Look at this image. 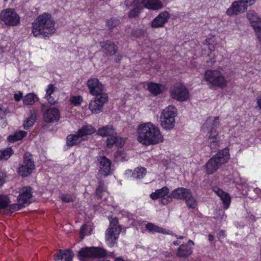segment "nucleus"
<instances>
[{"label": "nucleus", "mask_w": 261, "mask_h": 261, "mask_svg": "<svg viewBox=\"0 0 261 261\" xmlns=\"http://www.w3.org/2000/svg\"><path fill=\"white\" fill-rule=\"evenodd\" d=\"M137 139L140 143L145 146L160 144L164 140L160 129L150 122L139 125L137 132Z\"/></svg>", "instance_id": "1"}, {"label": "nucleus", "mask_w": 261, "mask_h": 261, "mask_svg": "<svg viewBox=\"0 0 261 261\" xmlns=\"http://www.w3.org/2000/svg\"><path fill=\"white\" fill-rule=\"evenodd\" d=\"M55 22L51 14L44 12L39 15L32 24V34L35 37L52 36L56 32Z\"/></svg>", "instance_id": "2"}, {"label": "nucleus", "mask_w": 261, "mask_h": 261, "mask_svg": "<svg viewBox=\"0 0 261 261\" xmlns=\"http://www.w3.org/2000/svg\"><path fill=\"white\" fill-rule=\"evenodd\" d=\"M220 125L218 117L211 116L206 119L201 127L202 133L205 134V143L212 149L216 148L220 143V138L217 130Z\"/></svg>", "instance_id": "3"}, {"label": "nucleus", "mask_w": 261, "mask_h": 261, "mask_svg": "<svg viewBox=\"0 0 261 261\" xmlns=\"http://www.w3.org/2000/svg\"><path fill=\"white\" fill-rule=\"evenodd\" d=\"M176 115L177 110L173 106H169L162 111L159 122L163 129L169 131L174 128Z\"/></svg>", "instance_id": "4"}, {"label": "nucleus", "mask_w": 261, "mask_h": 261, "mask_svg": "<svg viewBox=\"0 0 261 261\" xmlns=\"http://www.w3.org/2000/svg\"><path fill=\"white\" fill-rule=\"evenodd\" d=\"M229 158V149H223L207 162L205 165L206 173L208 174H213L221 164L227 162Z\"/></svg>", "instance_id": "5"}, {"label": "nucleus", "mask_w": 261, "mask_h": 261, "mask_svg": "<svg viewBox=\"0 0 261 261\" xmlns=\"http://www.w3.org/2000/svg\"><path fill=\"white\" fill-rule=\"evenodd\" d=\"M204 79L212 86L224 88L227 82L223 74L219 69L207 70L204 74Z\"/></svg>", "instance_id": "6"}, {"label": "nucleus", "mask_w": 261, "mask_h": 261, "mask_svg": "<svg viewBox=\"0 0 261 261\" xmlns=\"http://www.w3.org/2000/svg\"><path fill=\"white\" fill-rule=\"evenodd\" d=\"M110 222L109 227L105 232L106 243L108 246L112 247L117 243V241L121 231V227L119 225L117 218L110 220Z\"/></svg>", "instance_id": "7"}, {"label": "nucleus", "mask_w": 261, "mask_h": 261, "mask_svg": "<svg viewBox=\"0 0 261 261\" xmlns=\"http://www.w3.org/2000/svg\"><path fill=\"white\" fill-rule=\"evenodd\" d=\"M107 251L101 247H86L81 249L78 253L81 261H88L89 258H101L106 255Z\"/></svg>", "instance_id": "8"}, {"label": "nucleus", "mask_w": 261, "mask_h": 261, "mask_svg": "<svg viewBox=\"0 0 261 261\" xmlns=\"http://www.w3.org/2000/svg\"><path fill=\"white\" fill-rule=\"evenodd\" d=\"M0 20L5 25L9 27L17 26L20 21L19 15L12 8H7L2 10L0 13Z\"/></svg>", "instance_id": "9"}, {"label": "nucleus", "mask_w": 261, "mask_h": 261, "mask_svg": "<svg viewBox=\"0 0 261 261\" xmlns=\"http://www.w3.org/2000/svg\"><path fill=\"white\" fill-rule=\"evenodd\" d=\"M170 96L179 101H187L189 98V92L184 84L177 83L172 86L169 91Z\"/></svg>", "instance_id": "10"}, {"label": "nucleus", "mask_w": 261, "mask_h": 261, "mask_svg": "<svg viewBox=\"0 0 261 261\" xmlns=\"http://www.w3.org/2000/svg\"><path fill=\"white\" fill-rule=\"evenodd\" d=\"M32 197V188L30 187H23L18 197L17 203L12 204L11 209L13 211L21 209L31 202Z\"/></svg>", "instance_id": "11"}, {"label": "nucleus", "mask_w": 261, "mask_h": 261, "mask_svg": "<svg viewBox=\"0 0 261 261\" xmlns=\"http://www.w3.org/2000/svg\"><path fill=\"white\" fill-rule=\"evenodd\" d=\"M108 100V96L103 93L92 99L89 104V109L93 114H98L102 111L103 105Z\"/></svg>", "instance_id": "12"}, {"label": "nucleus", "mask_w": 261, "mask_h": 261, "mask_svg": "<svg viewBox=\"0 0 261 261\" xmlns=\"http://www.w3.org/2000/svg\"><path fill=\"white\" fill-rule=\"evenodd\" d=\"M35 168V165L30 154L25 153L23 157V162L18 168V174L23 177L30 175Z\"/></svg>", "instance_id": "13"}, {"label": "nucleus", "mask_w": 261, "mask_h": 261, "mask_svg": "<svg viewBox=\"0 0 261 261\" xmlns=\"http://www.w3.org/2000/svg\"><path fill=\"white\" fill-rule=\"evenodd\" d=\"M41 110L43 112V119L46 122H55L59 120L60 113L57 108L51 107L45 109V105H42Z\"/></svg>", "instance_id": "14"}, {"label": "nucleus", "mask_w": 261, "mask_h": 261, "mask_svg": "<svg viewBox=\"0 0 261 261\" xmlns=\"http://www.w3.org/2000/svg\"><path fill=\"white\" fill-rule=\"evenodd\" d=\"M87 86L89 93L93 96H98L103 93V85L97 78H90L87 81Z\"/></svg>", "instance_id": "15"}, {"label": "nucleus", "mask_w": 261, "mask_h": 261, "mask_svg": "<svg viewBox=\"0 0 261 261\" xmlns=\"http://www.w3.org/2000/svg\"><path fill=\"white\" fill-rule=\"evenodd\" d=\"M169 189L164 187L160 189L156 190L150 195V197L152 200L161 198V202L164 205L167 204L172 201V197L168 195Z\"/></svg>", "instance_id": "16"}, {"label": "nucleus", "mask_w": 261, "mask_h": 261, "mask_svg": "<svg viewBox=\"0 0 261 261\" xmlns=\"http://www.w3.org/2000/svg\"><path fill=\"white\" fill-rule=\"evenodd\" d=\"M125 3L127 7H132L128 13L129 17L134 18L138 16L143 9L141 0H125Z\"/></svg>", "instance_id": "17"}, {"label": "nucleus", "mask_w": 261, "mask_h": 261, "mask_svg": "<svg viewBox=\"0 0 261 261\" xmlns=\"http://www.w3.org/2000/svg\"><path fill=\"white\" fill-rule=\"evenodd\" d=\"M170 17V15L168 12L162 11L150 22V26L153 28H162L168 22Z\"/></svg>", "instance_id": "18"}, {"label": "nucleus", "mask_w": 261, "mask_h": 261, "mask_svg": "<svg viewBox=\"0 0 261 261\" xmlns=\"http://www.w3.org/2000/svg\"><path fill=\"white\" fill-rule=\"evenodd\" d=\"M99 173L102 175L108 176L111 170V162L106 157L101 156L98 159Z\"/></svg>", "instance_id": "19"}, {"label": "nucleus", "mask_w": 261, "mask_h": 261, "mask_svg": "<svg viewBox=\"0 0 261 261\" xmlns=\"http://www.w3.org/2000/svg\"><path fill=\"white\" fill-rule=\"evenodd\" d=\"M246 11L240 0L233 2L231 6L227 10V15L231 16L239 13H243Z\"/></svg>", "instance_id": "20"}, {"label": "nucleus", "mask_w": 261, "mask_h": 261, "mask_svg": "<svg viewBox=\"0 0 261 261\" xmlns=\"http://www.w3.org/2000/svg\"><path fill=\"white\" fill-rule=\"evenodd\" d=\"M124 143L125 140L118 137L115 132L114 135H110L107 140V146L109 148L112 147L114 145L118 147H121Z\"/></svg>", "instance_id": "21"}, {"label": "nucleus", "mask_w": 261, "mask_h": 261, "mask_svg": "<svg viewBox=\"0 0 261 261\" xmlns=\"http://www.w3.org/2000/svg\"><path fill=\"white\" fill-rule=\"evenodd\" d=\"M194 245V242L191 240H189L187 244L180 245L177 250V256L181 257H186L191 255L192 253L191 246H193Z\"/></svg>", "instance_id": "22"}, {"label": "nucleus", "mask_w": 261, "mask_h": 261, "mask_svg": "<svg viewBox=\"0 0 261 261\" xmlns=\"http://www.w3.org/2000/svg\"><path fill=\"white\" fill-rule=\"evenodd\" d=\"M213 191L220 198L225 209L228 208L231 201V197L229 195L217 187H214Z\"/></svg>", "instance_id": "23"}, {"label": "nucleus", "mask_w": 261, "mask_h": 261, "mask_svg": "<svg viewBox=\"0 0 261 261\" xmlns=\"http://www.w3.org/2000/svg\"><path fill=\"white\" fill-rule=\"evenodd\" d=\"M144 7L151 10H158L164 7L161 0H141Z\"/></svg>", "instance_id": "24"}, {"label": "nucleus", "mask_w": 261, "mask_h": 261, "mask_svg": "<svg viewBox=\"0 0 261 261\" xmlns=\"http://www.w3.org/2000/svg\"><path fill=\"white\" fill-rule=\"evenodd\" d=\"M247 18L250 21L253 29L261 25V18L254 10H249L247 13Z\"/></svg>", "instance_id": "25"}, {"label": "nucleus", "mask_w": 261, "mask_h": 261, "mask_svg": "<svg viewBox=\"0 0 261 261\" xmlns=\"http://www.w3.org/2000/svg\"><path fill=\"white\" fill-rule=\"evenodd\" d=\"M190 190L184 188H177L172 192L171 197L177 199H185L190 195Z\"/></svg>", "instance_id": "26"}, {"label": "nucleus", "mask_w": 261, "mask_h": 261, "mask_svg": "<svg viewBox=\"0 0 261 261\" xmlns=\"http://www.w3.org/2000/svg\"><path fill=\"white\" fill-rule=\"evenodd\" d=\"M147 89L151 93L157 95L165 90L166 88L164 85L150 82L147 84Z\"/></svg>", "instance_id": "27"}, {"label": "nucleus", "mask_w": 261, "mask_h": 261, "mask_svg": "<svg viewBox=\"0 0 261 261\" xmlns=\"http://www.w3.org/2000/svg\"><path fill=\"white\" fill-rule=\"evenodd\" d=\"M73 254L72 252L68 250H60L54 255L55 260L62 261H72Z\"/></svg>", "instance_id": "28"}, {"label": "nucleus", "mask_w": 261, "mask_h": 261, "mask_svg": "<svg viewBox=\"0 0 261 261\" xmlns=\"http://www.w3.org/2000/svg\"><path fill=\"white\" fill-rule=\"evenodd\" d=\"M95 131L96 129L93 126L91 125H87L83 126L77 131V133L84 140L86 139L87 136L93 134Z\"/></svg>", "instance_id": "29"}, {"label": "nucleus", "mask_w": 261, "mask_h": 261, "mask_svg": "<svg viewBox=\"0 0 261 261\" xmlns=\"http://www.w3.org/2000/svg\"><path fill=\"white\" fill-rule=\"evenodd\" d=\"M56 87L53 84H49L46 88V94L45 98L47 101L51 105H55L56 101L55 99L52 97L51 95L55 92Z\"/></svg>", "instance_id": "30"}, {"label": "nucleus", "mask_w": 261, "mask_h": 261, "mask_svg": "<svg viewBox=\"0 0 261 261\" xmlns=\"http://www.w3.org/2000/svg\"><path fill=\"white\" fill-rule=\"evenodd\" d=\"M100 45L108 54L113 55L116 51V46L110 41L101 42Z\"/></svg>", "instance_id": "31"}, {"label": "nucleus", "mask_w": 261, "mask_h": 261, "mask_svg": "<svg viewBox=\"0 0 261 261\" xmlns=\"http://www.w3.org/2000/svg\"><path fill=\"white\" fill-rule=\"evenodd\" d=\"M83 141L81 137L77 132L75 134L69 135L66 138L67 145L71 147L74 145H77Z\"/></svg>", "instance_id": "32"}, {"label": "nucleus", "mask_w": 261, "mask_h": 261, "mask_svg": "<svg viewBox=\"0 0 261 261\" xmlns=\"http://www.w3.org/2000/svg\"><path fill=\"white\" fill-rule=\"evenodd\" d=\"M115 130L111 125H107L98 129L97 134L102 137H109L110 135H114Z\"/></svg>", "instance_id": "33"}, {"label": "nucleus", "mask_w": 261, "mask_h": 261, "mask_svg": "<svg viewBox=\"0 0 261 261\" xmlns=\"http://www.w3.org/2000/svg\"><path fill=\"white\" fill-rule=\"evenodd\" d=\"M26 135L27 133L25 132L19 130L16 132L13 135L9 136L7 139L9 142L13 143L22 139Z\"/></svg>", "instance_id": "34"}, {"label": "nucleus", "mask_w": 261, "mask_h": 261, "mask_svg": "<svg viewBox=\"0 0 261 261\" xmlns=\"http://www.w3.org/2000/svg\"><path fill=\"white\" fill-rule=\"evenodd\" d=\"M204 44L208 45L211 51L214 50L217 45L216 37L214 35L210 34L205 40Z\"/></svg>", "instance_id": "35"}, {"label": "nucleus", "mask_w": 261, "mask_h": 261, "mask_svg": "<svg viewBox=\"0 0 261 261\" xmlns=\"http://www.w3.org/2000/svg\"><path fill=\"white\" fill-rule=\"evenodd\" d=\"M145 227L149 232H159L164 234L168 233L165 229L156 226L152 223H148L146 225Z\"/></svg>", "instance_id": "36"}, {"label": "nucleus", "mask_w": 261, "mask_h": 261, "mask_svg": "<svg viewBox=\"0 0 261 261\" xmlns=\"http://www.w3.org/2000/svg\"><path fill=\"white\" fill-rule=\"evenodd\" d=\"M37 99V97L34 93H29L23 98V102L25 105H32Z\"/></svg>", "instance_id": "37"}, {"label": "nucleus", "mask_w": 261, "mask_h": 261, "mask_svg": "<svg viewBox=\"0 0 261 261\" xmlns=\"http://www.w3.org/2000/svg\"><path fill=\"white\" fill-rule=\"evenodd\" d=\"M146 173V171L145 168L140 167L135 169L132 175L135 179H141L145 175Z\"/></svg>", "instance_id": "38"}, {"label": "nucleus", "mask_w": 261, "mask_h": 261, "mask_svg": "<svg viewBox=\"0 0 261 261\" xmlns=\"http://www.w3.org/2000/svg\"><path fill=\"white\" fill-rule=\"evenodd\" d=\"M13 153L14 151L11 147H8L3 150H0V161L8 160Z\"/></svg>", "instance_id": "39"}, {"label": "nucleus", "mask_w": 261, "mask_h": 261, "mask_svg": "<svg viewBox=\"0 0 261 261\" xmlns=\"http://www.w3.org/2000/svg\"><path fill=\"white\" fill-rule=\"evenodd\" d=\"M185 200L187 206L190 208H195L197 206V202L196 199L192 195L191 191H190L189 196H187Z\"/></svg>", "instance_id": "40"}, {"label": "nucleus", "mask_w": 261, "mask_h": 261, "mask_svg": "<svg viewBox=\"0 0 261 261\" xmlns=\"http://www.w3.org/2000/svg\"><path fill=\"white\" fill-rule=\"evenodd\" d=\"M83 101V97L81 95H73L69 99L70 104L73 106H79Z\"/></svg>", "instance_id": "41"}, {"label": "nucleus", "mask_w": 261, "mask_h": 261, "mask_svg": "<svg viewBox=\"0 0 261 261\" xmlns=\"http://www.w3.org/2000/svg\"><path fill=\"white\" fill-rule=\"evenodd\" d=\"M35 121V116L31 115L24 122L23 126L24 129H28L30 128L34 125Z\"/></svg>", "instance_id": "42"}, {"label": "nucleus", "mask_w": 261, "mask_h": 261, "mask_svg": "<svg viewBox=\"0 0 261 261\" xmlns=\"http://www.w3.org/2000/svg\"><path fill=\"white\" fill-rule=\"evenodd\" d=\"M10 202L9 197L5 195H0V209L7 206Z\"/></svg>", "instance_id": "43"}, {"label": "nucleus", "mask_w": 261, "mask_h": 261, "mask_svg": "<svg viewBox=\"0 0 261 261\" xmlns=\"http://www.w3.org/2000/svg\"><path fill=\"white\" fill-rule=\"evenodd\" d=\"M96 193L100 198H102L103 196L108 194V193L105 190V187L103 185H99L98 187L96 190Z\"/></svg>", "instance_id": "44"}, {"label": "nucleus", "mask_w": 261, "mask_h": 261, "mask_svg": "<svg viewBox=\"0 0 261 261\" xmlns=\"http://www.w3.org/2000/svg\"><path fill=\"white\" fill-rule=\"evenodd\" d=\"M119 24V21L117 19L111 18L108 19L107 21V26L110 28L112 29L116 27Z\"/></svg>", "instance_id": "45"}, {"label": "nucleus", "mask_w": 261, "mask_h": 261, "mask_svg": "<svg viewBox=\"0 0 261 261\" xmlns=\"http://www.w3.org/2000/svg\"><path fill=\"white\" fill-rule=\"evenodd\" d=\"M240 1L246 10L248 7L253 5L256 3V0H240Z\"/></svg>", "instance_id": "46"}, {"label": "nucleus", "mask_w": 261, "mask_h": 261, "mask_svg": "<svg viewBox=\"0 0 261 261\" xmlns=\"http://www.w3.org/2000/svg\"><path fill=\"white\" fill-rule=\"evenodd\" d=\"M61 198L63 201L69 202L73 201L74 197L70 195L63 194L61 195Z\"/></svg>", "instance_id": "47"}, {"label": "nucleus", "mask_w": 261, "mask_h": 261, "mask_svg": "<svg viewBox=\"0 0 261 261\" xmlns=\"http://www.w3.org/2000/svg\"><path fill=\"white\" fill-rule=\"evenodd\" d=\"M255 34L258 40L261 42V24L253 29Z\"/></svg>", "instance_id": "48"}, {"label": "nucleus", "mask_w": 261, "mask_h": 261, "mask_svg": "<svg viewBox=\"0 0 261 261\" xmlns=\"http://www.w3.org/2000/svg\"><path fill=\"white\" fill-rule=\"evenodd\" d=\"M6 177V172L3 171H0V186L5 182Z\"/></svg>", "instance_id": "49"}, {"label": "nucleus", "mask_w": 261, "mask_h": 261, "mask_svg": "<svg viewBox=\"0 0 261 261\" xmlns=\"http://www.w3.org/2000/svg\"><path fill=\"white\" fill-rule=\"evenodd\" d=\"M87 225H83L82 226L80 230V234L82 237V238H83L87 234Z\"/></svg>", "instance_id": "50"}, {"label": "nucleus", "mask_w": 261, "mask_h": 261, "mask_svg": "<svg viewBox=\"0 0 261 261\" xmlns=\"http://www.w3.org/2000/svg\"><path fill=\"white\" fill-rule=\"evenodd\" d=\"M158 70L159 67L158 66H155L154 67H151L148 70H147L146 71L150 74H154L156 73Z\"/></svg>", "instance_id": "51"}, {"label": "nucleus", "mask_w": 261, "mask_h": 261, "mask_svg": "<svg viewBox=\"0 0 261 261\" xmlns=\"http://www.w3.org/2000/svg\"><path fill=\"white\" fill-rule=\"evenodd\" d=\"M22 97L23 94L21 92H18L14 95V99L17 101H20L22 98Z\"/></svg>", "instance_id": "52"}, {"label": "nucleus", "mask_w": 261, "mask_h": 261, "mask_svg": "<svg viewBox=\"0 0 261 261\" xmlns=\"http://www.w3.org/2000/svg\"><path fill=\"white\" fill-rule=\"evenodd\" d=\"M256 109L261 111V95L258 96L256 98Z\"/></svg>", "instance_id": "53"}, {"label": "nucleus", "mask_w": 261, "mask_h": 261, "mask_svg": "<svg viewBox=\"0 0 261 261\" xmlns=\"http://www.w3.org/2000/svg\"><path fill=\"white\" fill-rule=\"evenodd\" d=\"M233 182H236L238 184H241L244 185L246 184V181L245 180L243 181L240 177L236 178L233 181Z\"/></svg>", "instance_id": "54"}, {"label": "nucleus", "mask_w": 261, "mask_h": 261, "mask_svg": "<svg viewBox=\"0 0 261 261\" xmlns=\"http://www.w3.org/2000/svg\"><path fill=\"white\" fill-rule=\"evenodd\" d=\"M225 236V231H222V230L220 231V232H219L220 238H221V237H224Z\"/></svg>", "instance_id": "55"}, {"label": "nucleus", "mask_w": 261, "mask_h": 261, "mask_svg": "<svg viewBox=\"0 0 261 261\" xmlns=\"http://www.w3.org/2000/svg\"><path fill=\"white\" fill-rule=\"evenodd\" d=\"M254 192L257 194H260L261 193V190L258 189V188H256L254 190Z\"/></svg>", "instance_id": "56"}, {"label": "nucleus", "mask_w": 261, "mask_h": 261, "mask_svg": "<svg viewBox=\"0 0 261 261\" xmlns=\"http://www.w3.org/2000/svg\"><path fill=\"white\" fill-rule=\"evenodd\" d=\"M214 236L212 235V234H209L208 235V240L212 242L214 240Z\"/></svg>", "instance_id": "57"}, {"label": "nucleus", "mask_w": 261, "mask_h": 261, "mask_svg": "<svg viewBox=\"0 0 261 261\" xmlns=\"http://www.w3.org/2000/svg\"><path fill=\"white\" fill-rule=\"evenodd\" d=\"M115 261H126L125 260H124L122 258H121V257H117Z\"/></svg>", "instance_id": "58"}, {"label": "nucleus", "mask_w": 261, "mask_h": 261, "mask_svg": "<svg viewBox=\"0 0 261 261\" xmlns=\"http://www.w3.org/2000/svg\"><path fill=\"white\" fill-rule=\"evenodd\" d=\"M174 244L175 245H177L179 244V243H178L177 241H174L173 242Z\"/></svg>", "instance_id": "59"}, {"label": "nucleus", "mask_w": 261, "mask_h": 261, "mask_svg": "<svg viewBox=\"0 0 261 261\" xmlns=\"http://www.w3.org/2000/svg\"><path fill=\"white\" fill-rule=\"evenodd\" d=\"M184 237L183 236L177 237V239H182Z\"/></svg>", "instance_id": "60"}, {"label": "nucleus", "mask_w": 261, "mask_h": 261, "mask_svg": "<svg viewBox=\"0 0 261 261\" xmlns=\"http://www.w3.org/2000/svg\"><path fill=\"white\" fill-rule=\"evenodd\" d=\"M2 108H3V107H2V105H1V104H0V111H3V110H2Z\"/></svg>", "instance_id": "61"}, {"label": "nucleus", "mask_w": 261, "mask_h": 261, "mask_svg": "<svg viewBox=\"0 0 261 261\" xmlns=\"http://www.w3.org/2000/svg\"><path fill=\"white\" fill-rule=\"evenodd\" d=\"M8 0H4L5 2H7L8 1ZM12 1H14V0H11Z\"/></svg>", "instance_id": "62"}]
</instances>
